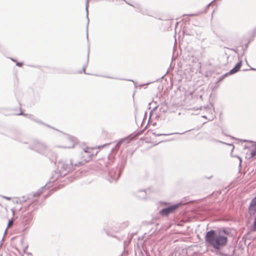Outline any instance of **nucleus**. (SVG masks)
<instances>
[{"label":"nucleus","instance_id":"a878e982","mask_svg":"<svg viewBox=\"0 0 256 256\" xmlns=\"http://www.w3.org/2000/svg\"><path fill=\"white\" fill-rule=\"evenodd\" d=\"M82 162H79V163H78V164H74V166H79L80 165V164H82Z\"/></svg>","mask_w":256,"mask_h":256},{"label":"nucleus","instance_id":"c756f323","mask_svg":"<svg viewBox=\"0 0 256 256\" xmlns=\"http://www.w3.org/2000/svg\"><path fill=\"white\" fill-rule=\"evenodd\" d=\"M157 108H158V106H156V107L154 108V110H156Z\"/></svg>","mask_w":256,"mask_h":256},{"label":"nucleus","instance_id":"a211bd4d","mask_svg":"<svg viewBox=\"0 0 256 256\" xmlns=\"http://www.w3.org/2000/svg\"><path fill=\"white\" fill-rule=\"evenodd\" d=\"M229 73L228 72H227L226 74H224L220 78V80H222L226 76L229 75Z\"/></svg>","mask_w":256,"mask_h":256},{"label":"nucleus","instance_id":"0eeeda50","mask_svg":"<svg viewBox=\"0 0 256 256\" xmlns=\"http://www.w3.org/2000/svg\"><path fill=\"white\" fill-rule=\"evenodd\" d=\"M244 148H248L250 150V156L248 158H252L256 156V144H252L250 146H244Z\"/></svg>","mask_w":256,"mask_h":256},{"label":"nucleus","instance_id":"f257e3e1","mask_svg":"<svg viewBox=\"0 0 256 256\" xmlns=\"http://www.w3.org/2000/svg\"><path fill=\"white\" fill-rule=\"evenodd\" d=\"M228 234V232L224 230L218 232H216L214 230H210L206 232L205 241L210 246L218 250L226 244L228 238L226 235Z\"/></svg>","mask_w":256,"mask_h":256},{"label":"nucleus","instance_id":"412c9836","mask_svg":"<svg viewBox=\"0 0 256 256\" xmlns=\"http://www.w3.org/2000/svg\"><path fill=\"white\" fill-rule=\"evenodd\" d=\"M234 156L238 158L239 159V160H240V166L241 164H242V160L240 156Z\"/></svg>","mask_w":256,"mask_h":256},{"label":"nucleus","instance_id":"2eb2a0df","mask_svg":"<svg viewBox=\"0 0 256 256\" xmlns=\"http://www.w3.org/2000/svg\"><path fill=\"white\" fill-rule=\"evenodd\" d=\"M204 12H205V10H202V11H200V12L194 13V14H188V16H198Z\"/></svg>","mask_w":256,"mask_h":256},{"label":"nucleus","instance_id":"c9c22d12","mask_svg":"<svg viewBox=\"0 0 256 256\" xmlns=\"http://www.w3.org/2000/svg\"><path fill=\"white\" fill-rule=\"evenodd\" d=\"M12 60L13 61H15L14 59L12 58Z\"/></svg>","mask_w":256,"mask_h":256},{"label":"nucleus","instance_id":"f3484780","mask_svg":"<svg viewBox=\"0 0 256 256\" xmlns=\"http://www.w3.org/2000/svg\"><path fill=\"white\" fill-rule=\"evenodd\" d=\"M28 118H30V119H31V120H34L36 121V122H38V123H39V124H42L46 125L45 124H44V123H42V122L41 121H40V120H34V119H33V118H32V115H29V116H28Z\"/></svg>","mask_w":256,"mask_h":256},{"label":"nucleus","instance_id":"473e14b6","mask_svg":"<svg viewBox=\"0 0 256 256\" xmlns=\"http://www.w3.org/2000/svg\"><path fill=\"white\" fill-rule=\"evenodd\" d=\"M106 234L108 235H109V234H108L107 232H106Z\"/></svg>","mask_w":256,"mask_h":256},{"label":"nucleus","instance_id":"6e6552de","mask_svg":"<svg viewBox=\"0 0 256 256\" xmlns=\"http://www.w3.org/2000/svg\"><path fill=\"white\" fill-rule=\"evenodd\" d=\"M67 140L70 142V144L64 146H62L64 148H72L74 147L75 144L76 143V139L72 136H68L67 138Z\"/></svg>","mask_w":256,"mask_h":256},{"label":"nucleus","instance_id":"6ab92c4d","mask_svg":"<svg viewBox=\"0 0 256 256\" xmlns=\"http://www.w3.org/2000/svg\"><path fill=\"white\" fill-rule=\"evenodd\" d=\"M218 254H219L220 256H230V254H224V253L222 252H218Z\"/></svg>","mask_w":256,"mask_h":256},{"label":"nucleus","instance_id":"aec40b11","mask_svg":"<svg viewBox=\"0 0 256 256\" xmlns=\"http://www.w3.org/2000/svg\"><path fill=\"white\" fill-rule=\"evenodd\" d=\"M13 223H14V222H13L12 220H10L8 221V228L10 227V226H12V225Z\"/></svg>","mask_w":256,"mask_h":256},{"label":"nucleus","instance_id":"7ed1b4c3","mask_svg":"<svg viewBox=\"0 0 256 256\" xmlns=\"http://www.w3.org/2000/svg\"><path fill=\"white\" fill-rule=\"evenodd\" d=\"M30 148L42 154L49 156L50 150L48 146L44 143L39 140H34L30 145Z\"/></svg>","mask_w":256,"mask_h":256},{"label":"nucleus","instance_id":"dca6fc26","mask_svg":"<svg viewBox=\"0 0 256 256\" xmlns=\"http://www.w3.org/2000/svg\"><path fill=\"white\" fill-rule=\"evenodd\" d=\"M88 0H86V17H87L88 22L89 20H88Z\"/></svg>","mask_w":256,"mask_h":256},{"label":"nucleus","instance_id":"4be33fe9","mask_svg":"<svg viewBox=\"0 0 256 256\" xmlns=\"http://www.w3.org/2000/svg\"><path fill=\"white\" fill-rule=\"evenodd\" d=\"M2 198H4V199H6V200H10V197H8V196H2Z\"/></svg>","mask_w":256,"mask_h":256},{"label":"nucleus","instance_id":"f8f14e48","mask_svg":"<svg viewBox=\"0 0 256 256\" xmlns=\"http://www.w3.org/2000/svg\"><path fill=\"white\" fill-rule=\"evenodd\" d=\"M32 219V214H28V217H24L22 218V222L24 224V225L26 226L29 223L31 222Z\"/></svg>","mask_w":256,"mask_h":256},{"label":"nucleus","instance_id":"e433bc0d","mask_svg":"<svg viewBox=\"0 0 256 256\" xmlns=\"http://www.w3.org/2000/svg\"><path fill=\"white\" fill-rule=\"evenodd\" d=\"M109 78H112V77H111V78L109 77Z\"/></svg>","mask_w":256,"mask_h":256},{"label":"nucleus","instance_id":"2f4dec72","mask_svg":"<svg viewBox=\"0 0 256 256\" xmlns=\"http://www.w3.org/2000/svg\"><path fill=\"white\" fill-rule=\"evenodd\" d=\"M127 4H130V6H133L132 4H130V3H128V2H127Z\"/></svg>","mask_w":256,"mask_h":256},{"label":"nucleus","instance_id":"9b49d317","mask_svg":"<svg viewBox=\"0 0 256 256\" xmlns=\"http://www.w3.org/2000/svg\"><path fill=\"white\" fill-rule=\"evenodd\" d=\"M242 62L240 61L238 63L236 64V65L232 69L228 72L230 74H232L236 73L240 70V67L242 66Z\"/></svg>","mask_w":256,"mask_h":256},{"label":"nucleus","instance_id":"9d476101","mask_svg":"<svg viewBox=\"0 0 256 256\" xmlns=\"http://www.w3.org/2000/svg\"><path fill=\"white\" fill-rule=\"evenodd\" d=\"M53 182L50 181L49 182L47 183L44 186H42L41 188V190H38L36 192L34 193L33 194L34 197H38L39 196L40 194L42 192V191L44 190H46V188H49L50 186V184L51 182Z\"/></svg>","mask_w":256,"mask_h":256},{"label":"nucleus","instance_id":"bb28decb","mask_svg":"<svg viewBox=\"0 0 256 256\" xmlns=\"http://www.w3.org/2000/svg\"><path fill=\"white\" fill-rule=\"evenodd\" d=\"M18 114H19V115H20V114H22V115L26 116V114H24L22 112H21L20 113Z\"/></svg>","mask_w":256,"mask_h":256},{"label":"nucleus","instance_id":"4468645a","mask_svg":"<svg viewBox=\"0 0 256 256\" xmlns=\"http://www.w3.org/2000/svg\"><path fill=\"white\" fill-rule=\"evenodd\" d=\"M188 130H187V131H186L184 132H182V133H179V132H176V133H174V134H184V133H186V132H188ZM152 134L154 136H162V135H164V136H167L166 134H158V133H156V132H153ZM170 134H168V135H170Z\"/></svg>","mask_w":256,"mask_h":256},{"label":"nucleus","instance_id":"cd10ccee","mask_svg":"<svg viewBox=\"0 0 256 256\" xmlns=\"http://www.w3.org/2000/svg\"><path fill=\"white\" fill-rule=\"evenodd\" d=\"M88 55H89V52H88Z\"/></svg>","mask_w":256,"mask_h":256},{"label":"nucleus","instance_id":"20e7f679","mask_svg":"<svg viewBox=\"0 0 256 256\" xmlns=\"http://www.w3.org/2000/svg\"><path fill=\"white\" fill-rule=\"evenodd\" d=\"M248 212L250 217H254L252 229L254 231H256V196L251 200Z\"/></svg>","mask_w":256,"mask_h":256},{"label":"nucleus","instance_id":"f704fd0d","mask_svg":"<svg viewBox=\"0 0 256 256\" xmlns=\"http://www.w3.org/2000/svg\"><path fill=\"white\" fill-rule=\"evenodd\" d=\"M202 117L204 118H206V116H203Z\"/></svg>","mask_w":256,"mask_h":256},{"label":"nucleus","instance_id":"5701e85b","mask_svg":"<svg viewBox=\"0 0 256 256\" xmlns=\"http://www.w3.org/2000/svg\"><path fill=\"white\" fill-rule=\"evenodd\" d=\"M124 141L123 140H120L116 144V146H119L122 142Z\"/></svg>","mask_w":256,"mask_h":256},{"label":"nucleus","instance_id":"1a4fd4ad","mask_svg":"<svg viewBox=\"0 0 256 256\" xmlns=\"http://www.w3.org/2000/svg\"><path fill=\"white\" fill-rule=\"evenodd\" d=\"M109 175L110 177V180L112 182V180H117L118 178L120 175V171L116 172V170H112L109 172Z\"/></svg>","mask_w":256,"mask_h":256},{"label":"nucleus","instance_id":"f03ea898","mask_svg":"<svg viewBox=\"0 0 256 256\" xmlns=\"http://www.w3.org/2000/svg\"><path fill=\"white\" fill-rule=\"evenodd\" d=\"M74 164L72 163V160L64 162L61 161L58 162V168H60V172H55L50 178L51 182H54L56 180L60 177H62L66 176L70 171L74 168Z\"/></svg>","mask_w":256,"mask_h":256},{"label":"nucleus","instance_id":"423d86ee","mask_svg":"<svg viewBox=\"0 0 256 256\" xmlns=\"http://www.w3.org/2000/svg\"><path fill=\"white\" fill-rule=\"evenodd\" d=\"M180 204H174L162 208L160 211V214L162 216H167L169 214L174 212L178 208Z\"/></svg>","mask_w":256,"mask_h":256},{"label":"nucleus","instance_id":"39448f33","mask_svg":"<svg viewBox=\"0 0 256 256\" xmlns=\"http://www.w3.org/2000/svg\"><path fill=\"white\" fill-rule=\"evenodd\" d=\"M94 148L90 147H84L83 152L82 153V158L84 162L90 160L92 156L94 155Z\"/></svg>","mask_w":256,"mask_h":256},{"label":"nucleus","instance_id":"b1692460","mask_svg":"<svg viewBox=\"0 0 256 256\" xmlns=\"http://www.w3.org/2000/svg\"><path fill=\"white\" fill-rule=\"evenodd\" d=\"M16 64V66H22V63H21V62H17Z\"/></svg>","mask_w":256,"mask_h":256},{"label":"nucleus","instance_id":"7c9ffc66","mask_svg":"<svg viewBox=\"0 0 256 256\" xmlns=\"http://www.w3.org/2000/svg\"><path fill=\"white\" fill-rule=\"evenodd\" d=\"M86 36H87V38H88V32H87V34H86Z\"/></svg>","mask_w":256,"mask_h":256},{"label":"nucleus","instance_id":"393cba45","mask_svg":"<svg viewBox=\"0 0 256 256\" xmlns=\"http://www.w3.org/2000/svg\"><path fill=\"white\" fill-rule=\"evenodd\" d=\"M86 66H84L83 68H82V70L84 72V73H85V74H86Z\"/></svg>","mask_w":256,"mask_h":256},{"label":"nucleus","instance_id":"72a5a7b5","mask_svg":"<svg viewBox=\"0 0 256 256\" xmlns=\"http://www.w3.org/2000/svg\"><path fill=\"white\" fill-rule=\"evenodd\" d=\"M252 70H256V69H254V68H252Z\"/></svg>","mask_w":256,"mask_h":256},{"label":"nucleus","instance_id":"ddd939ff","mask_svg":"<svg viewBox=\"0 0 256 256\" xmlns=\"http://www.w3.org/2000/svg\"><path fill=\"white\" fill-rule=\"evenodd\" d=\"M146 192L142 190H140L138 193L137 194V196L140 198H146Z\"/></svg>","mask_w":256,"mask_h":256},{"label":"nucleus","instance_id":"c85d7f7f","mask_svg":"<svg viewBox=\"0 0 256 256\" xmlns=\"http://www.w3.org/2000/svg\"><path fill=\"white\" fill-rule=\"evenodd\" d=\"M30 206H32V207H34V204H32Z\"/></svg>","mask_w":256,"mask_h":256}]
</instances>
